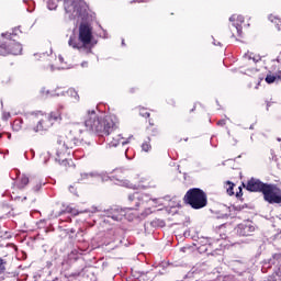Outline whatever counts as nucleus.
<instances>
[{"instance_id": "obj_24", "label": "nucleus", "mask_w": 281, "mask_h": 281, "mask_svg": "<svg viewBox=\"0 0 281 281\" xmlns=\"http://www.w3.org/2000/svg\"><path fill=\"white\" fill-rule=\"evenodd\" d=\"M1 273H5V260L3 258H0V276Z\"/></svg>"}, {"instance_id": "obj_31", "label": "nucleus", "mask_w": 281, "mask_h": 281, "mask_svg": "<svg viewBox=\"0 0 281 281\" xmlns=\"http://www.w3.org/2000/svg\"><path fill=\"white\" fill-rule=\"evenodd\" d=\"M41 190V184H37L36 188L34 189L35 192H38Z\"/></svg>"}, {"instance_id": "obj_33", "label": "nucleus", "mask_w": 281, "mask_h": 281, "mask_svg": "<svg viewBox=\"0 0 281 281\" xmlns=\"http://www.w3.org/2000/svg\"><path fill=\"white\" fill-rule=\"evenodd\" d=\"M196 111V105H193V108L190 110V113H194Z\"/></svg>"}, {"instance_id": "obj_28", "label": "nucleus", "mask_w": 281, "mask_h": 281, "mask_svg": "<svg viewBox=\"0 0 281 281\" xmlns=\"http://www.w3.org/2000/svg\"><path fill=\"white\" fill-rule=\"evenodd\" d=\"M238 190H239V192L236 193V198L240 199V196H243V188L239 187Z\"/></svg>"}, {"instance_id": "obj_14", "label": "nucleus", "mask_w": 281, "mask_h": 281, "mask_svg": "<svg viewBox=\"0 0 281 281\" xmlns=\"http://www.w3.org/2000/svg\"><path fill=\"white\" fill-rule=\"evenodd\" d=\"M229 30H231L232 35L234 36V38L243 37V25L241 24L233 23L229 26Z\"/></svg>"}, {"instance_id": "obj_2", "label": "nucleus", "mask_w": 281, "mask_h": 281, "mask_svg": "<svg viewBox=\"0 0 281 281\" xmlns=\"http://www.w3.org/2000/svg\"><path fill=\"white\" fill-rule=\"evenodd\" d=\"M85 126L87 131L95 133L99 137H109V135H113L120 128V123L115 122L113 116L102 117L98 115L95 110H92L88 111L86 115Z\"/></svg>"}, {"instance_id": "obj_12", "label": "nucleus", "mask_w": 281, "mask_h": 281, "mask_svg": "<svg viewBox=\"0 0 281 281\" xmlns=\"http://www.w3.org/2000/svg\"><path fill=\"white\" fill-rule=\"evenodd\" d=\"M63 105H59L56 110L52 111L49 114H46L53 126L56 124V122L63 121Z\"/></svg>"}, {"instance_id": "obj_11", "label": "nucleus", "mask_w": 281, "mask_h": 281, "mask_svg": "<svg viewBox=\"0 0 281 281\" xmlns=\"http://www.w3.org/2000/svg\"><path fill=\"white\" fill-rule=\"evenodd\" d=\"M236 232L238 236H251V234L256 232V227L250 223H244V224H239L236 227Z\"/></svg>"}, {"instance_id": "obj_26", "label": "nucleus", "mask_w": 281, "mask_h": 281, "mask_svg": "<svg viewBox=\"0 0 281 281\" xmlns=\"http://www.w3.org/2000/svg\"><path fill=\"white\" fill-rule=\"evenodd\" d=\"M47 5L49 10H56L57 8L56 3H54V0H49Z\"/></svg>"}, {"instance_id": "obj_25", "label": "nucleus", "mask_w": 281, "mask_h": 281, "mask_svg": "<svg viewBox=\"0 0 281 281\" xmlns=\"http://www.w3.org/2000/svg\"><path fill=\"white\" fill-rule=\"evenodd\" d=\"M21 128V121L16 120L13 122V131H19Z\"/></svg>"}, {"instance_id": "obj_21", "label": "nucleus", "mask_w": 281, "mask_h": 281, "mask_svg": "<svg viewBox=\"0 0 281 281\" xmlns=\"http://www.w3.org/2000/svg\"><path fill=\"white\" fill-rule=\"evenodd\" d=\"M227 184H228V188H227V190H226V192H227V194L229 195V196H234V187L236 186V184H234V182H227Z\"/></svg>"}, {"instance_id": "obj_23", "label": "nucleus", "mask_w": 281, "mask_h": 281, "mask_svg": "<svg viewBox=\"0 0 281 281\" xmlns=\"http://www.w3.org/2000/svg\"><path fill=\"white\" fill-rule=\"evenodd\" d=\"M142 148L145 153H148L153 146L150 145V139L148 142L143 143Z\"/></svg>"}, {"instance_id": "obj_1", "label": "nucleus", "mask_w": 281, "mask_h": 281, "mask_svg": "<svg viewBox=\"0 0 281 281\" xmlns=\"http://www.w3.org/2000/svg\"><path fill=\"white\" fill-rule=\"evenodd\" d=\"M85 142V132L80 128V126H74L69 131V133L57 140L56 145V161L63 166L67 170V168H71L74 166V160L69 157L71 156L72 148L76 146H82Z\"/></svg>"}, {"instance_id": "obj_16", "label": "nucleus", "mask_w": 281, "mask_h": 281, "mask_svg": "<svg viewBox=\"0 0 281 281\" xmlns=\"http://www.w3.org/2000/svg\"><path fill=\"white\" fill-rule=\"evenodd\" d=\"M29 183H30V177H27V175H22L16 180V188L19 190H24Z\"/></svg>"}, {"instance_id": "obj_6", "label": "nucleus", "mask_w": 281, "mask_h": 281, "mask_svg": "<svg viewBox=\"0 0 281 281\" xmlns=\"http://www.w3.org/2000/svg\"><path fill=\"white\" fill-rule=\"evenodd\" d=\"M261 194L263 195V200L271 205L281 203V189L278 184L266 183Z\"/></svg>"}, {"instance_id": "obj_5", "label": "nucleus", "mask_w": 281, "mask_h": 281, "mask_svg": "<svg viewBox=\"0 0 281 281\" xmlns=\"http://www.w3.org/2000/svg\"><path fill=\"white\" fill-rule=\"evenodd\" d=\"M22 52L23 46L21 43L12 38L0 41V58H5L8 56H19Z\"/></svg>"}, {"instance_id": "obj_35", "label": "nucleus", "mask_w": 281, "mask_h": 281, "mask_svg": "<svg viewBox=\"0 0 281 281\" xmlns=\"http://www.w3.org/2000/svg\"><path fill=\"white\" fill-rule=\"evenodd\" d=\"M1 36H5V34H4V33H2V34H1Z\"/></svg>"}, {"instance_id": "obj_29", "label": "nucleus", "mask_w": 281, "mask_h": 281, "mask_svg": "<svg viewBox=\"0 0 281 281\" xmlns=\"http://www.w3.org/2000/svg\"><path fill=\"white\" fill-rule=\"evenodd\" d=\"M148 0H134V3H146Z\"/></svg>"}, {"instance_id": "obj_34", "label": "nucleus", "mask_w": 281, "mask_h": 281, "mask_svg": "<svg viewBox=\"0 0 281 281\" xmlns=\"http://www.w3.org/2000/svg\"><path fill=\"white\" fill-rule=\"evenodd\" d=\"M229 21H234V16H232V18L229 19Z\"/></svg>"}, {"instance_id": "obj_4", "label": "nucleus", "mask_w": 281, "mask_h": 281, "mask_svg": "<svg viewBox=\"0 0 281 281\" xmlns=\"http://www.w3.org/2000/svg\"><path fill=\"white\" fill-rule=\"evenodd\" d=\"M183 203L192 210H203L207 207V193L199 188L189 189L183 196Z\"/></svg>"}, {"instance_id": "obj_17", "label": "nucleus", "mask_w": 281, "mask_h": 281, "mask_svg": "<svg viewBox=\"0 0 281 281\" xmlns=\"http://www.w3.org/2000/svg\"><path fill=\"white\" fill-rule=\"evenodd\" d=\"M146 133L149 136L148 139H150V137H159V128H157V125L147 126Z\"/></svg>"}, {"instance_id": "obj_19", "label": "nucleus", "mask_w": 281, "mask_h": 281, "mask_svg": "<svg viewBox=\"0 0 281 281\" xmlns=\"http://www.w3.org/2000/svg\"><path fill=\"white\" fill-rule=\"evenodd\" d=\"M138 113L140 115V117H150V112H148V110L146 108H139Z\"/></svg>"}, {"instance_id": "obj_20", "label": "nucleus", "mask_w": 281, "mask_h": 281, "mask_svg": "<svg viewBox=\"0 0 281 281\" xmlns=\"http://www.w3.org/2000/svg\"><path fill=\"white\" fill-rule=\"evenodd\" d=\"M148 119V125L147 126H157V115H153L147 117Z\"/></svg>"}, {"instance_id": "obj_13", "label": "nucleus", "mask_w": 281, "mask_h": 281, "mask_svg": "<svg viewBox=\"0 0 281 281\" xmlns=\"http://www.w3.org/2000/svg\"><path fill=\"white\" fill-rule=\"evenodd\" d=\"M266 82L268 85H273V82H281V70H277L276 72L269 71L266 76Z\"/></svg>"}, {"instance_id": "obj_22", "label": "nucleus", "mask_w": 281, "mask_h": 281, "mask_svg": "<svg viewBox=\"0 0 281 281\" xmlns=\"http://www.w3.org/2000/svg\"><path fill=\"white\" fill-rule=\"evenodd\" d=\"M68 93L71 95V98H74L77 102L80 100V95L78 94V91H76L75 89H70L68 91Z\"/></svg>"}, {"instance_id": "obj_27", "label": "nucleus", "mask_w": 281, "mask_h": 281, "mask_svg": "<svg viewBox=\"0 0 281 281\" xmlns=\"http://www.w3.org/2000/svg\"><path fill=\"white\" fill-rule=\"evenodd\" d=\"M226 124H227V121H225V119L217 121V126H225Z\"/></svg>"}, {"instance_id": "obj_8", "label": "nucleus", "mask_w": 281, "mask_h": 281, "mask_svg": "<svg viewBox=\"0 0 281 281\" xmlns=\"http://www.w3.org/2000/svg\"><path fill=\"white\" fill-rule=\"evenodd\" d=\"M266 183L256 179L251 178L250 180L247 181V183H243V187L246 188L248 192H262L265 189Z\"/></svg>"}, {"instance_id": "obj_15", "label": "nucleus", "mask_w": 281, "mask_h": 281, "mask_svg": "<svg viewBox=\"0 0 281 281\" xmlns=\"http://www.w3.org/2000/svg\"><path fill=\"white\" fill-rule=\"evenodd\" d=\"M142 199H144V195L139 192H134L133 194H130L127 198L128 203L135 202V207H139L142 205Z\"/></svg>"}, {"instance_id": "obj_32", "label": "nucleus", "mask_w": 281, "mask_h": 281, "mask_svg": "<svg viewBox=\"0 0 281 281\" xmlns=\"http://www.w3.org/2000/svg\"><path fill=\"white\" fill-rule=\"evenodd\" d=\"M237 21H240V23H243L245 20L243 16H237Z\"/></svg>"}, {"instance_id": "obj_18", "label": "nucleus", "mask_w": 281, "mask_h": 281, "mask_svg": "<svg viewBox=\"0 0 281 281\" xmlns=\"http://www.w3.org/2000/svg\"><path fill=\"white\" fill-rule=\"evenodd\" d=\"M271 23H273L277 27V30H281V19L278 16H270Z\"/></svg>"}, {"instance_id": "obj_10", "label": "nucleus", "mask_w": 281, "mask_h": 281, "mask_svg": "<svg viewBox=\"0 0 281 281\" xmlns=\"http://www.w3.org/2000/svg\"><path fill=\"white\" fill-rule=\"evenodd\" d=\"M110 148H117V146H126V144H130V138L123 137L122 134H116L112 136V138L109 140Z\"/></svg>"}, {"instance_id": "obj_30", "label": "nucleus", "mask_w": 281, "mask_h": 281, "mask_svg": "<svg viewBox=\"0 0 281 281\" xmlns=\"http://www.w3.org/2000/svg\"><path fill=\"white\" fill-rule=\"evenodd\" d=\"M124 186H125V188H131V182H130L128 180H126V181L124 182Z\"/></svg>"}, {"instance_id": "obj_9", "label": "nucleus", "mask_w": 281, "mask_h": 281, "mask_svg": "<svg viewBox=\"0 0 281 281\" xmlns=\"http://www.w3.org/2000/svg\"><path fill=\"white\" fill-rule=\"evenodd\" d=\"M52 122L49 121V117L47 114H41L40 120L37 121V124L35 127H33V131L35 133H41L42 131H49L52 128Z\"/></svg>"}, {"instance_id": "obj_3", "label": "nucleus", "mask_w": 281, "mask_h": 281, "mask_svg": "<svg viewBox=\"0 0 281 281\" xmlns=\"http://www.w3.org/2000/svg\"><path fill=\"white\" fill-rule=\"evenodd\" d=\"M69 47L78 49L80 54H91L95 43H93V27L89 23L82 22L79 25L78 37L70 36L68 41Z\"/></svg>"}, {"instance_id": "obj_7", "label": "nucleus", "mask_w": 281, "mask_h": 281, "mask_svg": "<svg viewBox=\"0 0 281 281\" xmlns=\"http://www.w3.org/2000/svg\"><path fill=\"white\" fill-rule=\"evenodd\" d=\"M104 216L112 218V221H122L126 216V211L120 206H112L104 211Z\"/></svg>"}]
</instances>
